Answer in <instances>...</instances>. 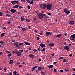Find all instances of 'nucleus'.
<instances>
[{
    "label": "nucleus",
    "mask_w": 75,
    "mask_h": 75,
    "mask_svg": "<svg viewBox=\"0 0 75 75\" xmlns=\"http://www.w3.org/2000/svg\"><path fill=\"white\" fill-rule=\"evenodd\" d=\"M6 16H8V17H10V15L8 14H6Z\"/></svg>",
    "instance_id": "obj_40"
},
{
    "label": "nucleus",
    "mask_w": 75,
    "mask_h": 75,
    "mask_svg": "<svg viewBox=\"0 0 75 75\" xmlns=\"http://www.w3.org/2000/svg\"><path fill=\"white\" fill-rule=\"evenodd\" d=\"M40 6L42 9H45L47 8V5L45 4H42Z\"/></svg>",
    "instance_id": "obj_2"
},
{
    "label": "nucleus",
    "mask_w": 75,
    "mask_h": 75,
    "mask_svg": "<svg viewBox=\"0 0 75 75\" xmlns=\"http://www.w3.org/2000/svg\"><path fill=\"white\" fill-rule=\"evenodd\" d=\"M41 61V59L40 58L39 59V61L40 62Z\"/></svg>",
    "instance_id": "obj_60"
},
{
    "label": "nucleus",
    "mask_w": 75,
    "mask_h": 75,
    "mask_svg": "<svg viewBox=\"0 0 75 75\" xmlns=\"http://www.w3.org/2000/svg\"><path fill=\"white\" fill-rule=\"evenodd\" d=\"M33 1H31L30 3V4H33Z\"/></svg>",
    "instance_id": "obj_59"
},
{
    "label": "nucleus",
    "mask_w": 75,
    "mask_h": 75,
    "mask_svg": "<svg viewBox=\"0 0 75 75\" xmlns=\"http://www.w3.org/2000/svg\"><path fill=\"white\" fill-rule=\"evenodd\" d=\"M2 54H3V52H0V55H1Z\"/></svg>",
    "instance_id": "obj_56"
},
{
    "label": "nucleus",
    "mask_w": 75,
    "mask_h": 75,
    "mask_svg": "<svg viewBox=\"0 0 75 75\" xmlns=\"http://www.w3.org/2000/svg\"><path fill=\"white\" fill-rule=\"evenodd\" d=\"M48 15H49V16H50L51 15V13H47Z\"/></svg>",
    "instance_id": "obj_45"
},
{
    "label": "nucleus",
    "mask_w": 75,
    "mask_h": 75,
    "mask_svg": "<svg viewBox=\"0 0 75 75\" xmlns=\"http://www.w3.org/2000/svg\"><path fill=\"white\" fill-rule=\"evenodd\" d=\"M22 30H23L24 31H25V30H26V29H25V28H23L22 29Z\"/></svg>",
    "instance_id": "obj_37"
},
{
    "label": "nucleus",
    "mask_w": 75,
    "mask_h": 75,
    "mask_svg": "<svg viewBox=\"0 0 75 75\" xmlns=\"http://www.w3.org/2000/svg\"><path fill=\"white\" fill-rule=\"evenodd\" d=\"M36 68H37V66H34L32 68V69H36Z\"/></svg>",
    "instance_id": "obj_24"
},
{
    "label": "nucleus",
    "mask_w": 75,
    "mask_h": 75,
    "mask_svg": "<svg viewBox=\"0 0 75 75\" xmlns=\"http://www.w3.org/2000/svg\"><path fill=\"white\" fill-rule=\"evenodd\" d=\"M64 12L65 13H66V14H70V13H71L70 11H67V9H66V8L64 9Z\"/></svg>",
    "instance_id": "obj_7"
},
{
    "label": "nucleus",
    "mask_w": 75,
    "mask_h": 75,
    "mask_svg": "<svg viewBox=\"0 0 75 75\" xmlns=\"http://www.w3.org/2000/svg\"><path fill=\"white\" fill-rule=\"evenodd\" d=\"M21 1L23 2H25V0H21Z\"/></svg>",
    "instance_id": "obj_50"
},
{
    "label": "nucleus",
    "mask_w": 75,
    "mask_h": 75,
    "mask_svg": "<svg viewBox=\"0 0 75 75\" xmlns=\"http://www.w3.org/2000/svg\"><path fill=\"white\" fill-rule=\"evenodd\" d=\"M69 24L71 25H73L74 24V21H71L69 22Z\"/></svg>",
    "instance_id": "obj_11"
},
{
    "label": "nucleus",
    "mask_w": 75,
    "mask_h": 75,
    "mask_svg": "<svg viewBox=\"0 0 75 75\" xmlns=\"http://www.w3.org/2000/svg\"><path fill=\"white\" fill-rule=\"evenodd\" d=\"M14 45L16 46V47L18 48L20 47V46L18 45V42H16L14 43Z\"/></svg>",
    "instance_id": "obj_5"
},
{
    "label": "nucleus",
    "mask_w": 75,
    "mask_h": 75,
    "mask_svg": "<svg viewBox=\"0 0 75 75\" xmlns=\"http://www.w3.org/2000/svg\"><path fill=\"white\" fill-rule=\"evenodd\" d=\"M38 10H36L35 11V13H38Z\"/></svg>",
    "instance_id": "obj_54"
},
{
    "label": "nucleus",
    "mask_w": 75,
    "mask_h": 75,
    "mask_svg": "<svg viewBox=\"0 0 75 75\" xmlns=\"http://www.w3.org/2000/svg\"><path fill=\"white\" fill-rule=\"evenodd\" d=\"M73 71H75V68H73Z\"/></svg>",
    "instance_id": "obj_64"
},
{
    "label": "nucleus",
    "mask_w": 75,
    "mask_h": 75,
    "mask_svg": "<svg viewBox=\"0 0 75 75\" xmlns=\"http://www.w3.org/2000/svg\"><path fill=\"white\" fill-rule=\"evenodd\" d=\"M24 43H25V45H31V43H28V42H24Z\"/></svg>",
    "instance_id": "obj_13"
},
{
    "label": "nucleus",
    "mask_w": 75,
    "mask_h": 75,
    "mask_svg": "<svg viewBox=\"0 0 75 75\" xmlns=\"http://www.w3.org/2000/svg\"><path fill=\"white\" fill-rule=\"evenodd\" d=\"M57 69H54V72H57Z\"/></svg>",
    "instance_id": "obj_44"
},
{
    "label": "nucleus",
    "mask_w": 75,
    "mask_h": 75,
    "mask_svg": "<svg viewBox=\"0 0 75 75\" xmlns=\"http://www.w3.org/2000/svg\"><path fill=\"white\" fill-rule=\"evenodd\" d=\"M12 54H9L8 55V57H10V56H11L12 55Z\"/></svg>",
    "instance_id": "obj_39"
},
{
    "label": "nucleus",
    "mask_w": 75,
    "mask_h": 75,
    "mask_svg": "<svg viewBox=\"0 0 75 75\" xmlns=\"http://www.w3.org/2000/svg\"><path fill=\"white\" fill-rule=\"evenodd\" d=\"M61 35H62V34H59L57 36H56V37H60Z\"/></svg>",
    "instance_id": "obj_20"
},
{
    "label": "nucleus",
    "mask_w": 75,
    "mask_h": 75,
    "mask_svg": "<svg viewBox=\"0 0 75 75\" xmlns=\"http://www.w3.org/2000/svg\"><path fill=\"white\" fill-rule=\"evenodd\" d=\"M26 21H27L28 22H30V20H29V19H26Z\"/></svg>",
    "instance_id": "obj_43"
},
{
    "label": "nucleus",
    "mask_w": 75,
    "mask_h": 75,
    "mask_svg": "<svg viewBox=\"0 0 75 75\" xmlns=\"http://www.w3.org/2000/svg\"><path fill=\"white\" fill-rule=\"evenodd\" d=\"M12 41L13 42H15V41H16V40H13Z\"/></svg>",
    "instance_id": "obj_58"
},
{
    "label": "nucleus",
    "mask_w": 75,
    "mask_h": 75,
    "mask_svg": "<svg viewBox=\"0 0 75 75\" xmlns=\"http://www.w3.org/2000/svg\"><path fill=\"white\" fill-rule=\"evenodd\" d=\"M60 72H62V73L63 72H64V71L62 70H60Z\"/></svg>",
    "instance_id": "obj_46"
},
{
    "label": "nucleus",
    "mask_w": 75,
    "mask_h": 75,
    "mask_svg": "<svg viewBox=\"0 0 75 75\" xmlns=\"http://www.w3.org/2000/svg\"><path fill=\"white\" fill-rule=\"evenodd\" d=\"M27 7H28V9H31V6H29V5H28L27 6Z\"/></svg>",
    "instance_id": "obj_25"
},
{
    "label": "nucleus",
    "mask_w": 75,
    "mask_h": 75,
    "mask_svg": "<svg viewBox=\"0 0 75 75\" xmlns=\"http://www.w3.org/2000/svg\"><path fill=\"white\" fill-rule=\"evenodd\" d=\"M17 52V51H13L12 52V54H16V52Z\"/></svg>",
    "instance_id": "obj_26"
},
{
    "label": "nucleus",
    "mask_w": 75,
    "mask_h": 75,
    "mask_svg": "<svg viewBox=\"0 0 75 75\" xmlns=\"http://www.w3.org/2000/svg\"><path fill=\"white\" fill-rule=\"evenodd\" d=\"M64 49L66 50L67 51H69V48L67 46H64Z\"/></svg>",
    "instance_id": "obj_9"
},
{
    "label": "nucleus",
    "mask_w": 75,
    "mask_h": 75,
    "mask_svg": "<svg viewBox=\"0 0 75 75\" xmlns=\"http://www.w3.org/2000/svg\"><path fill=\"white\" fill-rule=\"evenodd\" d=\"M3 13L0 12V16H3Z\"/></svg>",
    "instance_id": "obj_30"
},
{
    "label": "nucleus",
    "mask_w": 75,
    "mask_h": 75,
    "mask_svg": "<svg viewBox=\"0 0 75 75\" xmlns=\"http://www.w3.org/2000/svg\"><path fill=\"white\" fill-rule=\"evenodd\" d=\"M69 47H71V46H72L71 44H69Z\"/></svg>",
    "instance_id": "obj_62"
},
{
    "label": "nucleus",
    "mask_w": 75,
    "mask_h": 75,
    "mask_svg": "<svg viewBox=\"0 0 75 75\" xmlns=\"http://www.w3.org/2000/svg\"><path fill=\"white\" fill-rule=\"evenodd\" d=\"M16 54L17 56L18 57H20V56H21V52L18 51H16Z\"/></svg>",
    "instance_id": "obj_4"
},
{
    "label": "nucleus",
    "mask_w": 75,
    "mask_h": 75,
    "mask_svg": "<svg viewBox=\"0 0 75 75\" xmlns=\"http://www.w3.org/2000/svg\"><path fill=\"white\" fill-rule=\"evenodd\" d=\"M64 71L65 72H68V70L67 69H64Z\"/></svg>",
    "instance_id": "obj_32"
},
{
    "label": "nucleus",
    "mask_w": 75,
    "mask_h": 75,
    "mask_svg": "<svg viewBox=\"0 0 75 75\" xmlns=\"http://www.w3.org/2000/svg\"><path fill=\"white\" fill-rule=\"evenodd\" d=\"M19 51H20V52H24V51L22 50H19Z\"/></svg>",
    "instance_id": "obj_31"
},
{
    "label": "nucleus",
    "mask_w": 75,
    "mask_h": 75,
    "mask_svg": "<svg viewBox=\"0 0 75 75\" xmlns=\"http://www.w3.org/2000/svg\"><path fill=\"white\" fill-rule=\"evenodd\" d=\"M19 7V5H15L13 7V8H18Z\"/></svg>",
    "instance_id": "obj_10"
},
{
    "label": "nucleus",
    "mask_w": 75,
    "mask_h": 75,
    "mask_svg": "<svg viewBox=\"0 0 75 75\" xmlns=\"http://www.w3.org/2000/svg\"><path fill=\"white\" fill-rule=\"evenodd\" d=\"M2 28L3 29H4V30H6V28L5 27H2Z\"/></svg>",
    "instance_id": "obj_41"
},
{
    "label": "nucleus",
    "mask_w": 75,
    "mask_h": 75,
    "mask_svg": "<svg viewBox=\"0 0 75 75\" xmlns=\"http://www.w3.org/2000/svg\"><path fill=\"white\" fill-rule=\"evenodd\" d=\"M41 73L43 75H45V73L44 72H41Z\"/></svg>",
    "instance_id": "obj_36"
},
{
    "label": "nucleus",
    "mask_w": 75,
    "mask_h": 75,
    "mask_svg": "<svg viewBox=\"0 0 75 75\" xmlns=\"http://www.w3.org/2000/svg\"><path fill=\"white\" fill-rule=\"evenodd\" d=\"M19 45H23V43H20L19 44Z\"/></svg>",
    "instance_id": "obj_33"
},
{
    "label": "nucleus",
    "mask_w": 75,
    "mask_h": 75,
    "mask_svg": "<svg viewBox=\"0 0 75 75\" xmlns=\"http://www.w3.org/2000/svg\"><path fill=\"white\" fill-rule=\"evenodd\" d=\"M46 8L48 10H51V8H52V5L51 4H48L47 5Z\"/></svg>",
    "instance_id": "obj_1"
},
{
    "label": "nucleus",
    "mask_w": 75,
    "mask_h": 75,
    "mask_svg": "<svg viewBox=\"0 0 75 75\" xmlns=\"http://www.w3.org/2000/svg\"><path fill=\"white\" fill-rule=\"evenodd\" d=\"M11 3L13 4H16V3H15V0L12 1L11 2Z\"/></svg>",
    "instance_id": "obj_21"
},
{
    "label": "nucleus",
    "mask_w": 75,
    "mask_h": 75,
    "mask_svg": "<svg viewBox=\"0 0 75 75\" xmlns=\"http://www.w3.org/2000/svg\"><path fill=\"white\" fill-rule=\"evenodd\" d=\"M23 8V6H19V9H21V8Z\"/></svg>",
    "instance_id": "obj_42"
},
{
    "label": "nucleus",
    "mask_w": 75,
    "mask_h": 75,
    "mask_svg": "<svg viewBox=\"0 0 75 75\" xmlns=\"http://www.w3.org/2000/svg\"><path fill=\"white\" fill-rule=\"evenodd\" d=\"M38 51H41V48H38Z\"/></svg>",
    "instance_id": "obj_55"
},
{
    "label": "nucleus",
    "mask_w": 75,
    "mask_h": 75,
    "mask_svg": "<svg viewBox=\"0 0 75 75\" xmlns=\"http://www.w3.org/2000/svg\"><path fill=\"white\" fill-rule=\"evenodd\" d=\"M38 71H41V67H39L38 68Z\"/></svg>",
    "instance_id": "obj_28"
},
{
    "label": "nucleus",
    "mask_w": 75,
    "mask_h": 75,
    "mask_svg": "<svg viewBox=\"0 0 75 75\" xmlns=\"http://www.w3.org/2000/svg\"><path fill=\"white\" fill-rule=\"evenodd\" d=\"M27 1L28 3H30V1H29V0H28V1Z\"/></svg>",
    "instance_id": "obj_57"
},
{
    "label": "nucleus",
    "mask_w": 75,
    "mask_h": 75,
    "mask_svg": "<svg viewBox=\"0 0 75 75\" xmlns=\"http://www.w3.org/2000/svg\"><path fill=\"white\" fill-rule=\"evenodd\" d=\"M37 39L38 40H40V37H37Z\"/></svg>",
    "instance_id": "obj_53"
},
{
    "label": "nucleus",
    "mask_w": 75,
    "mask_h": 75,
    "mask_svg": "<svg viewBox=\"0 0 75 75\" xmlns=\"http://www.w3.org/2000/svg\"><path fill=\"white\" fill-rule=\"evenodd\" d=\"M45 51V48H43L42 49V51Z\"/></svg>",
    "instance_id": "obj_38"
},
{
    "label": "nucleus",
    "mask_w": 75,
    "mask_h": 75,
    "mask_svg": "<svg viewBox=\"0 0 75 75\" xmlns=\"http://www.w3.org/2000/svg\"><path fill=\"white\" fill-rule=\"evenodd\" d=\"M13 63H14V61L13 60H10L9 62V64H13Z\"/></svg>",
    "instance_id": "obj_15"
},
{
    "label": "nucleus",
    "mask_w": 75,
    "mask_h": 75,
    "mask_svg": "<svg viewBox=\"0 0 75 75\" xmlns=\"http://www.w3.org/2000/svg\"><path fill=\"white\" fill-rule=\"evenodd\" d=\"M64 62H67V60L65 59H64L63 61Z\"/></svg>",
    "instance_id": "obj_35"
},
{
    "label": "nucleus",
    "mask_w": 75,
    "mask_h": 75,
    "mask_svg": "<svg viewBox=\"0 0 75 75\" xmlns=\"http://www.w3.org/2000/svg\"><path fill=\"white\" fill-rule=\"evenodd\" d=\"M53 67H54L53 65H50L48 66V67L49 68H53Z\"/></svg>",
    "instance_id": "obj_18"
},
{
    "label": "nucleus",
    "mask_w": 75,
    "mask_h": 75,
    "mask_svg": "<svg viewBox=\"0 0 75 75\" xmlns=\"http://www.w3.org/2000/svg\"><path fill=\"white\" fill-rule=\"evenodd\" d=\"M21 21H23V20H24V18L23 17H21Z\"/></svg>",
    "instance_id": "obj_19"
},
{
    "label": "nucleus",
    "mask_w": 75,
    "mask_h": 75,
    "mask_svg": "<svg viewBox=\"0 0 75 75\" xmlns=\"http://www.w3.org/2000/svg\"><path fill=\"white\" fill-rule=\"evenodd\" d=\"M4 34H5V33H3L2 34H1V37H3L4 35Z\"/></svg>",
    "instance_id": "obj_23"
},
{
    "label": "nucleus",
    "mask_w": 75,
    "mask_h": 75,
    "mask_svg": "<svg viewBox=\"0 0 75 75\" xmlns=\"http://www.w3.org/2000/svg\"><path fill=\"white\" fill-rule=\"evenodd\" d=\"M27 52H28V50H26L25 51V53H26Z\"/></svg>",
    "instance_id": "obj_51"
},
{
    "label": "nucleus",
    "mask_w": 75,
    "mask_h": 75,
    "mask_svg": "<svg viewBox=\"0 0 75 75\" xmlns=\"http://www.w3.org/2000/svg\"><path fill=\"white\" fill-rule=\"evenodd\" d=\"M19 67H23V65H20L19 66Z\"/></svg>",
    "instance_id": "obj_52"
},
{
    "label": "nucleus",
    "mask_w": 75,
    "mask_h": 75,
    "mask_svg": "<svg viewBox=\"0 0 75 75\" xmlns=\"http://www.w3.org/2000/svg\"><path fill=\"white\" fill-rule=\"evenodd\" d=\"M20 65V62H18V63H17L15 65H16V66H17V65Z\"/></svg>",
    "instance_id": "obj_34"
},
{
    "label": "nucleus",
    "mask_w": 75,
    "mask_h": 75,
    "mask_svg": "<svg viewBox=\"0 0 75 75\" xmlns=\"http://www.w3.org/2000/svg\"><path fill=\"white\" fill-rule=\"evenodd\" d=\"M50 32H46V35H47V36H48L49 34H50Z\"/></svg>",
    "instance_id": "obj_22"
},
{
    "label": "nucleus",
    "mask_w": 75,
    "mask_h": 75,
    "mask_svg": "<svg viewBox=\"0 0 75 75\" xmlns=\"http://www.w3.org/2000/svg\"><path fill=\"white\" fill-rule=\"evenodd\" d=\"M13 74L15 75H19V74L17 73V71H14L13 72Z\"/></svg>",
    "instance_id": "obj_17"
},
{
    "label": "nucleus",
    "mask_w": 75,
    "mask_h": 75,
    "mask_svg": "<svg viewBox=\"0 0 75 75\" xmlns=\"http://www.w3.org/2000/svg\"><path fill=\"white\" fill-rule=\"evenodd\" d=\"M33 51H34V52H37V49H35Z\"/></svg>",
    "instance_id": "obj_49"
},
{
    "label": "nucleus",
    "mask_w": 75,
    "mask_h": 75,
    "mask_svg": "<svg viewBox=\"0 0 75 75\" xmlns=\"http://www.w3.org/2000/svg\"><path fill=\"white\" fill-rule=\"evenodd\" d=\"M40 45L42 48H44L45 47H46V46H45V44H44L41 43L40 44Z\"/></svg>",
    "instance_id": "obj_6"
},
{
    "label": "nucleus",
    "mask_w": 75,
    "mask_h": 75,
    "mask_svg": "<svg viewBox=\"0 0 75 75\" xmlns=\"http://www.w3.org/2000/svg\"><path fill=\"white\" fill-rule=\"evenodd\" d=\"M70 37L71 38H75V34L72 35Z\"/></svg>",
    "instance_id": "obj_16"
},
{
    "label": "nucleus",
    "mask_w": 75,
    "mask_h": 75,
    "mask_svg": "<svg viewBox=\"0 0 75 75\" xmlns=\"http://www.w3.org/2000/svg\"><path fill=\"white\" fill-rule=\"evenodd\" d=\"M29 56L31 58H34L35 57L34 55L33 54H30Z\"/></svg>",
    "instance_id": "obj_14"
},
{
    "label": "nucleus",
    "mask_w": 75,
    "mask_h": 75,
    "mask_svg": "<svg viewBox=\"0 0 75 75\" xmlns=\"http://www.w3.org/2000/svg\"><path fill=\"white\" fill-rule=\"evenodd\" d=\"M63 57H60L58 58V59H59V60H61V59H63Z\"/></svg>",
    "instance_id": "obj_27"
},
{
    "label": "nucleus",
    "mask_w": 75,
    "mask_h": 75,
    "mask_svg": "<svg viewBox=\"0 0 75 75\" xmlns=\"http://www.w3.org/2000/svg\"><path fill=\"white\" fill-rule=\"evenodd\" d=\"M10 11L12 13H16V10H15L14 9H12L10 10Z\"/></svg>",
    "instance_id": "obj_8"
},
{
    "label": "nucleus",
    "mask_w": 75,
    "mask_h": 75,
    "mask_svg": "<svg viewBox=\"0 0 75 75\" xmlns=\"http://www.w3.org/2000/svg\"><path fill=\"white\" fill-rule=\"evenodd\" d=\"M9 75H12V72H10L9 73Z\"/></svg>",
    "instance_id": "obj_61"
},
{
    "label": "nucleus",
    "mask_w": 75,
    "mask_h": 75,
    "mask_svg": "<svg viewBox=\"0 0 75 75\" xmlns=\"http://www.w3.org/2000/svg\"><path fill=\"white\" fill-rule=\"evenodd\" d=\"M45 14L40 13L38 15V18L39 19H42L43 18L44 16H45Z\"/></svg>",
    "instance_id": "obj_3"
},
{
    "label": "nucleus",
    "mask_w": 75,
    "mask_h": 75,
    "mask_svg": "<svg viewBox=\"0 0 75 75\" xmlns=\"http://www.w3.org/2000/svg\"><path fill=\"white\" fill-rule=\"evenodd\" d=\"M48 45H49V46H50V47H54V43H50V44H48Z\"/></svg>",
    "instance_id": "obj_12"
},
{
    "label": "nucleus",
    "mask_w": 75,
    "mask_h": 75,
    "mask_svg": "<svg viewBox=\"0 0 75 75\" xmlns=\"http://www.w3.org/2000/svg\"><path fill=\"white\" fill-rule=\"evenodd\" d=\"M4 71H6V70H7V68H6L5 67L4 68Z\"/></svg>",
    "instance_id": "obj_48"
},
{
    "label": "nucleus",
    "mask_w": 75,
    "mask_h": 75,
    "mask_svg": "<svg viewBox=\"0 0 75 75\" xmlns=\"http://www.w3.org/2000/svg\"><path fill=\"white\" fill-rule=\"evenodd\" d=\"M4 43V42L3 41H1L0 42V44H3Z\"/></svg>",
    "instance_id": "obj_47"
},
{
    "label": "nucleus",
    "mask_w": 75,
    "mask_h": 75,
    "mask_svg": "<svg viewBox=\"0 0 75 75\" xmlns=\"http://www.w3.org/2000/svg\"><path fill=\"white\" fill-rule=\"evenodd\" d=\"M15 3H17L18 4H19V2H18V1H17L15 0Z\"/></svg>",
    "instance_id": "obj_29"
},
{
    "label": "nucleus",
    "mask_w": 75,
    "mask_h": 75,
    "mask_svg": "<svg viewBox=\"0 0 75 75\" xmlns=\"http://www.w3.org/2000/svg\"><path fill=\"white\" fill-rule=\"evenodd\" d=\"M7 23L8 24H10V23H11V22L8 21Z\"/></svg>",
    "instance_id": "obj_63"
}]
</instances>
